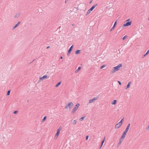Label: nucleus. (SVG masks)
<instances>
[{
    "label": "nucleus",
    "mask_w": 149,
    "mask_h": 149,
    "mask_svg": "<svg viewBox=\"0 0 149 149\" xmlns=\"http://www.w3.org/2000/svg\"><path fill=\"white\" fill-rule=\"evenodd\" d=\"M122 66V64H119L117 66L113 67L112 69L110 72V73L112 74L115 72L116 71L118 70L119 68Z\"/></svg>",
    "instance_id": "f257e3e1"
},
{
    "label": "nucleus",
    "mask_w": 149,
    "mask_h": 149,
    "mask_svg": "<svg viewBox=\"0 0 149 149\" xmlns=\"http://www.w3.org/2000/svg\"><path fill=\"white\" fill-rule=\"evenodd\" d=\"M80 106V104L79 103H77L71 111V113L72 114H74L75 113V111L77 110Z\"/></svg>",
    "instance_id": "f03ea898"
},
{
    "label": "nucleus",
    "mask_w": 149,
    "mask_h": 149,
    "mask_svg": "<svg viewBox=\"0 0 149 149\" xmlns=\"http://www.w3.org/2000/svg\"><path fill=\"white\" fill-rule=\"evenodd\" d=\"M123 120L124 118L121 120L115 126V128L117 129L119 128L122 125Z\"/></svg>",
    "instance_id": "7ed1b4c3"
},
{
    "label": "nucleus",
    "mask_w": 149,
    "mask_h": 149,
    "mask_svg": "<svg viewBox=\"0 0 149 149\" xmlns=\"http://www.w3.org/2000/svg\"><path fill=\"white\" fill-rule=\"evenodd\" d=\"M132 23V22L131 21L130 22H127L125 21V24L123 25V27L125 26H128L130 25Z\"/></svg>",
    "instance_id": "20e7f679"
},
{
    "label": "nucleus",
    "mask_w": 149,
    "mask_h": 149,
    "mask_svg": "<svg viewBox=\"0 0 149 149\" xmlns=\"http://www.w3.org/2000/svg\"><path fill=\"white\" fill-rule=\"evenodd\" d=\"M73 105L74 104L72 102H69L67 105V106L68 107V108L70 109Z\"/></svg>",
    "instance_id": "39448f33"
},
{
    "label": "nucleus",
    "mask_w": 149,
    "mask_h": 149,
    "mask_svg": "<svg viewBox=\"0 0 149 149\" xmlns=\"http://www.w3.org/2000/svg\"><path fill=\"white\" fill-rule=\"evenodd\" d=\"M73 45H72L71 46V47L69 48L68 50V53L67 54V55L68 56H69V54L70 53V52H71L72 49V48H73Z\"/></svg>",
    "instance_id": "423d86ee"
},
{
    "label": "nucleus",
    "mask_w": 149,
    "mask_h": 149,
    "mask_svg": "<svg viewBox=\"0 0 149 149\" xmlns=\"http://www.w3.org/2000/svg\"><path fill=\"white\" fill-rule=\"evenodd\" d=\"M61 129L59 127L56 131V138H57L59 134L60 131H61Z\"/></svg>",
    "instance_id": "0eeeda50"
},
{
    "label": "nucleus",
    "mask_w": 149,
    "mask_h": 149,
    "mask_svg": "<svg viewBox=\"0 0 149 149\" xmlns=\"http://www.w3.org/2000/svg\"><path fill=\"white\" fill-rule=\"evenodd\" d=\"M117 20H116L114 22L113 26L111 28L110 30V31H111L115 28L117 24Z\"/></svg>",
    "instance_id": "6e6552de"
},
{
    "label": "nucleus",
    "mask_w": 149,
    "mask_h": 149,
    "mask_svg": "<svg viewBox=\"0 0 149 149\" xmlns=\"http://www.w3.org/2000/svg\"><path fill=\"white\" fill-rule=\"evenodd\" d=\"M97 97H95L94 98L90 100L89 101V102L90 103H92L95 100H97Z\"/></svg>",
    "instance_id": "1a4fd4ad"
},
{
    "label": "nucleus",
    "mask_w": 149,
    "mask_h": 149,
    "mask_svg": "<svg viewBox=\"0 0 149 149\" xmlns=\"http://www.w3.org/2000/svg\"><path fill=\"white\" fill-rule=\"evenodd\" d=\"M97 5V4H96L93 5L90 9L89 10L91 11H92L94 9L95 7Z\"/></svg>",
    "instance_id": "9d476101"
},
{
    "label": "nucleus",
    "mask_w": 149,
    "mask_h": 149,
    "mask_svg": "<svg viewBox=\"0 0 149 149\" xmlns=\"http://www.w3.org/2000/svg\"><path fill=\"white\" fill-rule=\"evenodd\" d=\"M130 123H129L128 125H127L125 130V132H127L129 129V128H130Z\"/></svg>",
    "instance_id": "9b49d317"
},
{
    "label": "nucleus",
    "mask_w": 149,
    "mask_h": 149,
    "mask_svg": "<svg viewBox=\"0 0 149 149\" xmlns=\"http://www.w3.org/2000/svg\"><path fill=\"white\" fill-rule=\"evenodd\" d=\"M47 75H45L43 76L42 77H41L40 78V79L41 80H42L43 79H45L47 78Z\"/></svg>",
    "instance_id": "f8f14e48"
},
{
    "label": "nucleus",
    "mask_w": 149,
    "mask_h": 149,
    "mask_svg": "<svg viewBox=\"0 0 149 149\" xmlns=\"http://www.w3.org/2000/svg\"><path fill=\"white\" fill-rule=\"evenodd\" d=\"M127 132H125V131H124L123 133V134L122 135L121 137H122V138L123 139V138H124L125 135H126V133Z\"/></svg>",
    "instance_id": "ddd939ff"
},
{
    "label": "nucleus",
    "mask_w": 149,
    "mask_h": 149,
    "mask_svg": "<svg viewBox=\"0 0 149 149\" xmlns=\"http://www.w3.org/2000/svg\"><path fill=\"white\" fill-rule=\"evenodd\" d=\"M105 140V137H104V139H103L101 143V146H100V149L102 147V146L104 143V142Z\"/></svg>",
    "instance_id": "4468645a"
},
{
    "label": "nucleus",
    "mask_w": 149,
    "mask_h": 149,
    "mask_svg": "<svg viewBox=\"0 0 149 149\" xmlns=\"http://www.w3.org/2000/svg\"><path fill=\"white\" fill-rule=\"evenodd\" d=\"M21 13H18L16 14L14 17L15 18H17L20 15Z\"/></svg>",
    "instance_id": "2eb2a0df"
},
{
    "label": "nucleus",
    "mask_w": 149,
    "mask_h": 149,
    "mask_svg": "<svg viewBox=\"0 0 149 149\" xmlns=\"http://www.w3.org/2000/svg\"><path fill=\"white\" fill-rule=\"evenodd\" d=\"M131 84V81L129 82L128 83V84H127V86L126 88H125L126 89H127V88H129Z\"/></svg>",
    "instance_id": "dca6fc26"
},
{
    "label": "nucleus",
    "mask_w": 149,
    "mask_h": 149,
    "mask_svg": "<svg viewBox=\"0 0 149 149\" xmlns=\"http://www.w3.org/2000/svg\"><path fill=\"white\" fill-rule=\"evenodd\" d=\"M80 50H78L76 51L75 52V54H79L80 53L81 51Z\"/></svg>",
    "instance_id": "f3484780"
},
{
    "label": "nucleus",
    "mask_w": 149,
    "mask_h": 149,
    "mask_svg": "<svg viewBox=\"0 0 149 149\" xmlns=\"http://www.w3.org/2000/svg\"><path fill=\"white\" fill-rule=\"evenodd\" d=\"M81 68V67H79L78 69L76 70L75 71V73H77L79 71Z\"/></svg>",
    "instance_id": "a211bd4d"
},
{
    "label": "nucleus",
    "mask_w": 149,
    "mask_h": 149,
    "mask_svg": "<svg viewBox=\"0 0 149 149\" xmlns=\"http://www.w3.org/2000/svg\"><path fill=\"white\" fill-rule=\"evenodd\" d=\"M117 101L116 100H114L113 102L111 103L112 104L115 105Z\"/></svg>",
    "instance_id": "6ab92c4d"
},
{
    "label": "nucleus",
    "mask_w": 149,
    "mask_h": 149,
    "mask_svg": "<svg viewBox=\"0 0 149 149\" xmlns=\"http://www.w3.org/2000/svg\"><path fill=\"white\" fill-rule=\"evenodd\" d=\"M61 81H59V82H58V83H57L55 85V87H58L59 86L61 83Z\"/></svg>",
    "instance_id": "aec40b11"
},
{
    "label": "nucleus",
    "mask_w": 149,
    "mask_h": 149,
    "mask_svg": "<svg viewBox=\"0 0 149 149\" xmlns=\"http://www.w3.org/2000/svg\"><path fill=\"white\" fill-rule=\"evenodd\" d=\"M47 118V117L46 116H45L42 120L41 122H44L46 119Z\"/></svg>",
    "instance_id": "412c9836"
},
{
    "label": "nucleus",
    "mask_w": 149,
    "mask_h": 149,
    "mask_svg": "<svg viewBox=\"0 0 149 149\" xmlns=\"http://www.w3.org/2000/svg\"><path fill=\"white\" fill-rule=\"evenodd\" d=\"M91 10L89 9L88 10V11H87V12L86 13V15H87L88 14H89L90 12H91Z\"/></svg>",
    "instance_id": "4be33fe9"
},
{
    "label": "nucleus",
    "mask_w": 149,
    "mask_h": 149,
    "mask_svg": "<svg viewBox=\"0 0 149 149\" xmlns=\"http://www.w3.org/2000/svg\"><path fill=\"white\" fill-rule=\"evenodd\" d=\"M85 116H83L81 118H80L79 120L80 121H82L85 118Z\"/></svg>",
    "instance_id": "5701e85b"
},
{
    "label": "nucleus",
    "mask_w": 149,
    "mask_h": 149,
    "mask_svg": "<svg viewBox=\"0 0 149 149\" xmlns=\"http://www.w3.org/2000/svg\"><path fill=\"white\" fill-rule=\"evenodd\" d=\"M21 22H20V21H19L18 22V23L16 24H15V25L17 26V27L19 25V24H20V23H21Z\"/></svg>",
    "instance_id": "b1692460"
},
{
    "label": "nucleus",
    "mask_w": 149,
    "mask_h": 149,
    "mask_svg": "<svg viewBox=\"0 0 149 149\" xmlns=\"http://www.w3.org/2000/svg\"><path fill=\"white\" fill-rule=\"evenodd\" d=\"M127 35H125L122 38V40H125L126 38H127Z\"/></svg>",
    "instance_id": "393cba45"
},
{
    "label": "nucleus",
    "mask_w": 149,
    "mask_h": 149,
    "mask_svg": "<svg viewBox=\"0 0 149 149\" xmlns=\"http://www.w3.org/2000/svg\"><path fill=\"white\" fill-rule=\"evenodd\" d=\"M106 66V65H102L100 67V69H103V68H104V67H105V66Z\"/></svg>",
    "instance_id": "a878e982"
},
{
    "label": "nucleus",
    "mask_w": 149,
    "mask_h": 149,
    "mask_svg": "<svg viewBox=\"0 0 149 149\" xmlns=\"http://www.w3.org/2000/svg\"><path fill=\"white\" fill-rule=\"evenodd\" d=\"M10 90H8L7 92L6 95H9L10 94Z\"/></svg>",
    "instance_id": "bb28decb"
},
{
    "label": "nucleus",
    "mask_w": 149,
    "mask_h": 149,
    "mask_svg": "<svg viewBox=\"0 0 149 149\" xmlns=\"http://www.w3.org/2000/svg\"><path fill=\"white\" fill-rule=\"evenodd\" d=\"M77 121L76 120H74L72 122V124L73 125H75L76 124Z\"/></svg>",
    "instance_id": "cd10ccee"
},
{
    "label": "nucleus",
    "mask_w": 149,
    "mask_h": 149,
    "mask_svg": "<svg viewBox=\"0 0 149 149\" xmlns=\"http://www.w3.org/2000/svg\"><path fill=\"white\" fill-rule=\"evenodd\" d=\"M18 112L17 111H15L13 112V113L14 114H16Z\"/></svg>",
    "instance_id": "c85d7f7f"
},
{
    "label": "nucleus",
    "mask_w": 149,
    "mask_h": 149,
    "mask_svg": "<svg viewBox=\"0 0 149 149\" xmlns=\"http://www.w3.org/2000/svg\"><path fill=\"white\" fill-rule=\"evenodd\" d=\"M124 138H123V139H122V137H121V138H120V140H119V141H120V142H122V141L124 139Z\"/></svg>",
    "instance_id": "c756f323"
},
{
    "label": "nucleus",
    "mask_w": 149,
    "mask_h": 149,
    "mask_svg": "<svg viewBox=\"0 0 149 149\" xmlns=\"http://www.w3.org/2000/svg\"><path fill=\"white\" fill-rule=\"evenodd\" d=\"M124 27L123 26H120L119 27V29H120V30H122L123 29V27Z\"/></svg>",
    "instance_id": "7c9ffc66"
},
{
    "label": "nucleus",
    "mask_w": 149,
    "mask_h": 149,
    "mask_svg": "<svg viewBox=\"0 0 149 149\" xmlns=\"http://www.w3.org/2000/svg\"><path fill=\"white\" fill-rule=\"evenodd\" d=\"M121 142L120 141L119 143L118 144V146H119L121 144Z\"/></svg>",
    "instance_id": "2f4dec72"
},
{
    "label": "nucleus",
    "mask_w": 149,
    "mask_h": 149,
    "mask_svg": "<svg viewBox=\"0 0 149 149\" xmlns=\"http://www.w3.org/2000/svg\"><path fill=\"white\" fill-rule=\"evenodd\" d=\"M88 137H89V136L88 135H87V136H86V140H87L88 139Z\"/></svg>",
    "instance_id": "473e14b6"
},
{
    "label": "nucleus",
    "mask_w": 149,
    "mask_h": 149,
    "mask_svg": "<svg viewBox=\"0 0 149 149\" xmlns=\"http://www.w3.org/2000/svg\"><path fill=\"white\" fill-rule=\"evenodd\" d=\"M149 53V49L148 50V51L146 53V55H148Z\"/></svg>",
    "instance_id": "72a5a7b5"
},
{
    "label": "nucleus",
    "mask_w": 149,
    "mask_h": 149,
    "mask_svg": "<svg viewBox=\"0 0 149 149\" xmlns=\"http://www.w3.org/2000/svg\"><path fill=\"white\" fill-rule=\"evenodd\" d=\"M118 83L120 85H121V82L120 81H118Z\"/></svg>",
    "instance_id": "f704fd0d"
},
{
    "label": "nucleus",
    "mask_w": 149,
    "mask_h": 149,
    "mask_svg": "<svg viewBox=\"0 0 149 149\" xmlns=\"http://www.w3.org/2000/svg\"><path fill=\"white\" fill-rule=\"evenodd\" d=\"M149 129V125L148 126V127L146 128V129L147 130H148Z\"/></svg>",
    "instance_id": "c9c22d12"
},
{
    "label": "nucleus",
    "mask_w": 149,
    "mask_h": 149,
    "mask_svg": "<svg viewBox=\"0 0 149 149\" xmlns=\"http://www.w3.org/2000/svg\"><path fill=\"white\" fill-rule=\"evenodd\" d=\"M147 55H146V54H145L143 55L142 56V58H143L144 57H145Z\"/></svg>",
    "instance_id": "e433bc0d"
},
{
    "label": "nucleus",
    "mask_w": 149,
    "mask_h": 149,
    "mask_svg": "<svg viewBox=\"0 0 149 149\" xmlns=\"http://www.w3.org/2000/svg\"><path fill=\"white\" fill-rule=\"evenodd\" d=\"M17 27L15 25V26L13 27V29H15Z\"/></svg>",
    "instance_id": "4c0bfd02"
},
{
    "label": "nucleus",
    "mask_w": 149,
    "mask_h": 149,
    "mask_svg": "<svg viewBox=\"0 0 149 149\" xmlns=\"http://www.w3.org/2000/svg\"><path fill=\"white\" fill-rule=\"evenodd\" d=\"M130 20V19H127V20H126V21H127V22H129V21Z\"/></svg>",
    "instance_id": "58836bf2"
},
{
    "label": "nucleus",
    "mask_w": 149,
    "mask_h": 149,
    "mask_svg": "<svg viewBox=\"0 0 149 149\" xmlns=\"http://www.w3.org/2000/svg\"><path fill=\"white\" fill-rule=\"evenodd\" d=\"M68 107L67 106V105L65 107V109H67L68 108Z\"/></svg>",
    "instance_id": "ea45409f"
},
{
    "label": "nucleus",
    "mask_w": 149,
    "mask_h": 149,
    "mask_svg": "<svg viewBox=\"0 0 149 149\" xmlns=\"http://www.w3.org/2000/svg\"><path fill=\"white\" fill-rule=\"evenodd\" d=\"M50 47V46H47V49L49 48Z\"/></svg>",
    "instance_id": "a19ab883"
},
{
    "label": "nucleus",
    "mask_w": 149,
    "mask_h": 149,
    "mask_svg": "<svg viewBox=\"0 0 149 149\" xmlns=\"http://www.w3.org/2000/svg\"><path fill=\"white\" fill-rule=\"evenodd\" d=\"M60 58H61V59H63V56H61V57H60Z\"/></svg>",
    "instance_id": "79ce46f5"
},
{
    "label": "nucleus",
    "mask_w": 149,
    "mask_h": 149,
    "mask_svg": "<svg viewBox=\"0 0 149 149\" xmlns=\"http://www.w3.org/2000/svg\"><path fill=\"white\" fill-rule=\"evenodd\" d=\"M57 138H56V135H55V136L54 137V138L56 139Z\"/></svg>",
    "instance_id": "37998d69"
},
{
    "label": "nucleus",
    "mask_w": 149,
    "mask_h": 149,
    "mask_svg": "<svg viewBox=\"0 0 149 149\" xmlns=\"http://www.w3.org/2000/svg\"><path fill=\"white\" fill-rule=\"evenodd\" d=\"M68 0H65V3H66V2L67 1H68Z\"/></svg>",
    "instance_id": "c03bdc74"
},
{
    "label": "nucleus",
    "mask_w": 149,
    "mask_h": 149,
    "mask_svg": "<svg viewBox=\"0 0 149 149\" xmlns=\"http://www.w3.org/2000/svg\"><path fill=\"white\" fill-rule=\"evenodd\" d=\"M34 60H33V61L32 62H31L30 63H32L33 61H34Z\"/></svg>",
    "instance_id": "a18cd8bd"
},
{
    "label": "nucleus",
    "mask_w": 149,
    "mask_h": 149,
    "mask_svg": "<svg viewBox=\"0 0 149 149\" xmlns=\"http://www.w3.org/2000/svg\"><path fill=\"white\" fill-rule=\"evenodd\" d=\"M91 2H92V1H91L90 2V3H91Z\"/></svg>",
    "instance_id": "49530a36"
},
{
    "label": "nucleus",
    "mask_w": 149,
    "mask_h": 149,
    "mask_svg": "<svg viewBox=\"0 0 149 149\" xmlns=\"http://www.w3.org/2000/svg\"><path fill=\"white\" fill-rule=\"evenodd\" d=\"M29 102V101H28V100H27V102Z\"/></svg>",
    "instance_id": "de8ad7c7"
},
{
    "label": "nucleus",
    "mask_w": 149,
    "mask_h": 149,
    "mask_svg": "<svg viewBox=\"0 0 149 149\" xmlns=\"http://www.w3.org/2000/svg\"><path fill=\"white\" fill-rule=\"evenodd\" d=\"M148 20H149V18L148 19Z\"/></svg>",
    "instance_id": "09e8293b"
}]
</instances>
